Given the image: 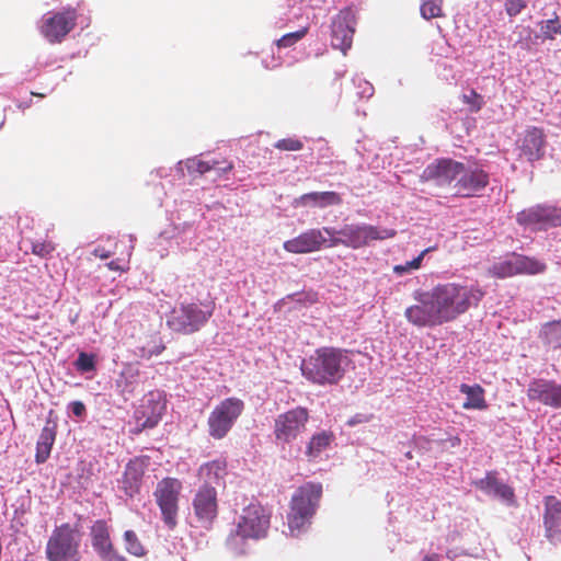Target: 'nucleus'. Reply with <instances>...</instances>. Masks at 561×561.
Here are the masks:
<instances>
[{
	"mask_svg": "<svg viewBox=\"0 0 561 561\" xmlns=\"http://www.w3.org/2000/svg\"><path fill=\"white\" fill-rule=\"evenodd\" d=\"M484 291L460 282L438 283L427 290L414 293L415 304L404 310L409 323L417 328H435L456 321L471 308L478 307Z\"/></svg>",
	"mask_w": 561,
	"mask_h": 561,
	"instance_id": "1",
	"label": "nucleus"
},
{
	"mask_svg": "<svg viewBox=\"0 0 561 561\" xmlns=\"http://www.w3.org/2000/svg\"><path fill=\"white\" fill-rule=\"evenodd\" d=\"M322 492V484L319 482H306L295 491L287 513V525L291 535L297 536L311 525L320 506Z\"/></svg>",
	"mask_w": 561,
	"mask_h": 561,
	"instance_id": "2",
	"label": "nucleus"
},
{
	"mask_svg": "<svg viewBox=\"0 0 561 561\" xmlns=\"http://www.w3.org/2000/svg\"><path fill=\"white\" fill-rule=\"evenodd\" d=\"M346 360V351L335 347H321L304 364L302 373L314 383L332 385L343 377V364Z\"/></svg>",
	"mask_w": 561,
	"mask_h": 561,
	"instance_id": "3",
	"label": "nucleus"
},
{
	"mask_svg": "<svg viewBox=\"0 0 561 561\" xmlns=\"http://www.w3.org/2000/svg\"><path fill=\"white\" fill-rule=\"evenodd\" d=\"M323 231L331 237L330 247L342 244L352 249H360L368 245L370 241L391 239L397 234L394 229L355 224L345 225L340 230L324 227Z\"/></svg>",
	"mask_w": 561,
	"mask_h": 561,
	"instance_id": "4",
	"label": "nucleus"
},
{
	"mask_svg": "<svg viewBox=\"0 0 561 561\" xmlns=\"http://www.w3.org/2000/svg\"><path fill=\"white\" fill-rule=\"evenodd\" d=\"M214 304L181 302L167 317V325L180 334H193L199 331L210 319Z\"/></svg>",
	"mask_w": 561,
	"mask_h": 561,
	"instance_id": "5",
	"label": "nucleus"
},
{
	"mask_svg": "<svg viewBox=\"0 0 561 561\" xmlns=\"http://www.w3.org/2000/svg\"><path fill=\"white\" fill-rule=\"evenodd\" d=\"M81 534L77 526L64 523L54 528L46 543L48 561H81Z\"/></svg>",
	"mask_w": 561,
	"mask_h": 561,
	"instance_id": "6",
	"label": "nucleus"
},
{
	"mask_svg": "<svg viewBox=\"0 0 561 561\" xmlns=\"http://www.w3.org/2000/svg\"><path fill=\"white\" fill-rule=\"evenodd\" d=\"M183 489L181 480L165 477L157 483L153 496L164 524L173 529L178 524L179 500Z\"/></svg>",
	"mask_w": 561,
	"mask_h": 561,
	"instance_id": "7",
	"label": "nucleus"
},
{
	"mask_svg": "<svg viewBox=\"0 0 561 561\" xmlns=\"http://www.w3.org/2000/svg\"><path fill=\"white\" fill-rule=\"evenodd\" d=\"M271 512L260 503H250L242 510L236 527V535L243 539H260L270 528Z\"/></svg>",
	"mask_w": 561,
	"mask_h": 561,
	"instance_id": "8",
	"label": "nucleus"
},
{
	"mask_svg": "<svg viewBox=\"0 0 561 561\" xmlns=\"http://www.w3.org/2000/svg\"><path fill=\"white\" fill-rule=\"evenodd\" d=\"M518 225L531 230H547L561 226V208L548 204H537L517 213Z\"/></svg>",
	"mask_w": 561,
	"mask_h": 561,
	"instance_id": "9",
	"label": "nucleus"
},
{
	"mask_svg": "<svg viewBox=\"0 0 561 561\" xmlns=\"http://www.w3.org/2000/svg\"><path fill=\"white\" fill-rule=\"evenodd\" d=\"M242 410L243 402L239 399L229 398L222 401L208 417L209 435L216 439L224 438Z\"/></svg>",
	"mask_w": 561,
	"mask_h": 561,
	"instance_id": "10",
	"label": "nucleus"
},
{
	"mask_svg": "<svg viewBox=\"0 0 561 561\" xmlns=\"http://www.w3.org/2000/svg\"><path fill=\"white\" fill-rule=\"evenodd\" d=\"M357 11L351 7L342 9L331 23V45L344 55L352 47L357 25Z\"/></svg>",
	"mask_w": 561,
	"mask_h": 561,
	"instance_id": "11",
	"label": "nucleus"
},
{
	"mask_svg": "<svg viewBox=\"0 0 561 561\" xmlns=\"http://www.w3.org/2000/svg\"><path fill=\"white\" fill-rule=\"evenodd\" d=\"M309 415L305 408H296L275 420L274 434L277 440L289 443L297 438L306 428Z\"/></svg>",
	"mask_w": 561,
	"mask_h": 561,
	"instance_id": "12",
	"label": "nucleus"
},
{
	"mask_svg": "<svg viewBox=\"0 0 561 561\" xmlns=\"http://www.w3.org/2000/svg\"><path fill=\"white\" fill-rule=\"evenodd\" d=\"M77 18V10L68 7L45 19L41 33L49 43H60L75 28Z\"/></svg>",
	"mask_w": 561,
	"mask_h": 561,
	"instance_id": "13",
	"label": "nucleus"
},
{
	"mask_svg": "<svg viewBox=\"0 0 561 561\" xmlns=\"http://www.w3.org/2000/svg\"><path fill=\"white\" fill-rule=\"evenodd\" d=\"M165 410V399L161 391L151 390L141 400L135 411L139 430L154 427Z\"/></svg>",
	"mask_w": 561,
	"mask_h": 561,
	"instance_id": "14",
	"label": "nucleus"
},
{
	"mask_svg": "<svg viewBox=\"0 0 561 561\" xmlns=\"http://www.w3.org/2000/svg\"><path fill=\"white\" fill-rule=\"evenodd\" d=\"M463 171V163L453 159H436L421 174V181L434 182L438 186L450 185Z\"/></svg>",
	"mask_w": 561,
	"mask_h": 561,
	"instance_id": "15",
	"label": "nucleus"
},
{
	"mask_svg": "<svg viewBox=\"0 0 561 561\" xmlns=\"http://www.w3.org/2000/svg\"><path fill=\"white\" fill-rule=\"evenodd\" d=\"M193 510L203 525H210L218 514V501L215 486L202 485L193 499Z\"/></svg>",
	"mask_w": 561,
	"mask_h": 561,
	"instance_id": "16",
	"label": "nucleus"
},
{
	"mask_svg": "<svg viewBox=\"0 0 561 561\" xmlns=\"http://www.w3.org/2000/svg\"><path fill=\"white\" fill-rule=\"evenodd\" d=\"M489 174L480 168L466 169L458 176L454 184L455 195L460 197H472L484 190L489 184Z\"/></svg>",
	"mask_w": 561,
	"mask_h": 561,
	"instance_id": "17",
	"label": "nucleus"
},
{
	"mask_svg": "<svg viewBox=\"0 0 561 561\" xmlns=\"http://www.w3.org/2000/svg\"><path fill=\"white\" fill-rule=\"evenodd\" d=\"M148 465L146 457H135L127 462L119 480L121 489L126 496L134 497L139 494Z\"/></svg>",
	"mask_w": 561,
	"mask_h": 561,
	"instance_id": "18",
	"label": "nucleus"
},
{
	"mask_svg": "<svg viewBox=\"0 0 561 561\" xmlns=\"http://www.w3.org/2000/svg\"><path fill=\"white\" fill-rule=\"evenodd\" d=\"M517 144L520 156L525 157L529 162L538 161L545 156L546 134L540 127H528Z\"/></svg>",
	"mask_w": 561,
	"mask_h": 561,
	"instance_id": "19",
	"label": "nucleus"
},
{
	"mask_svg": "<svg viewBox=\"0 0 561 561\" xmlns=\"http://www.w3.org/2000/svg\"><path fill=\"white\" fill-rule=\"evenodd\" d=\"M323 229H309L283 243L285 251L294 254H305L319 251L325 243Z\"/></svg>",
	"mask_w": 561,
	"mask_h": 561,
	"instance_id": "20",
	"label": "nucleus"
},
{
	"mask_svg": "<svg viewBox=\"0 0 561 561\" xmlns=\"http://www.w3.org/2000/svg\"><path fill=\"white\" fill-rule=\"evenodd\" d=\"M474 486L485 493H493L510 505L516 502L514 489L501 482L495 470L488 471L484 478L474 482Z\"/></svg>",
	"mask_w": 561,
	"mask_h": 561,
	"instance_id": "21",
	"label": "nucleus"
},
{
	"mask_svg": "<svg viewBox=\"0 0 561 561\" xmlns=\"http://www.w3.org/2000/svg\"><path fill=\"white\" fill-rule=\"evenodd\" d=\"M543 526L546 536L553 540L561 534V501L554 495H547L543 499Z\"/></svg>",
	"mask_w": 561,
	"mask_h": 561,
	"instance_id": "22",
	"label": "nucleus"
},
{
	"mask_svg": "<svg viewBox=\"0 0 561 561\" xmlns=\"http://www.w3.org/2000/svg\"><path fill=\"white\" fill-rule=\"evenodd\" d=\"M227 473L226 458H218L203 463L198 469L197 476L203 485L214 486L225 483Z\"/></svg>",
	"mask_w": 561,
	"mask_h": 561,
	"instance_id": "23",
	"label": "nucleus"
},
{
	"mask_svg": "<svg viewBox=\"0 0 561 561\" xmlns=\"http://www.w3.org/2000/svg\"><path fill=\"white\" fill-rule=\"evenodd\" d=\"M56 435L57 424L55 422L47 421L45 426L42 428L36 443L35 461L37 463H44L49 458L51 448L56 440Z\"/></svg>",
	"mask_w": 561,
	"mask_h": 561,
	"instance_id": "24",
	"label": "nucleus"
},
{
	"mask_svg": "<svg viewBox=\"0 0 561 561\" xmlns=\"http://www.w3.org/2000/svg\"><path fill=\"white\" fill-rule=\"evenodd\" d=\"M90 537L92 547L99 556H102L114 548L111 540L110 526L104 519H98L92 524L90 528Z\"/></svg>",
	"mask_w": 561,
	"mask_h": 561,
	"instance_id": "25",
	"label": "nucleus"
},
{
	"mask_svg": "<svg viewBox=\"0 0 561 561\" xmlns=\"http://www.w3.org/2000/svg\"><path fill=\"white\" fill-rule=\"evenodd\" d=\"M187 171L191 174L203 175L210 170L217 171L219 174L230 172L233 169L231 161L222 160H202L199 158H192L186 161Z\"/></svg>",
	"mask_w": 561,
	"mask_h": 561,
	"instance_id": "26",
	"label": "nucleus"
},
{
	"mask_svg": "<svg viewBox=\"0 0 561 561\" xmlns=\"http://www.w3.org/2000/svg\"><path fill=\"white\" fill-rule=\"evenodd\" d=\"M298 203L302 205H307L312 203L314 206L327 207L331 205H340L342 203V197L336 192H311L301 195Z\"/></svg>",
	"mask_w": 561,
	"mask_h": 561,
	"instance_id": "27",
	"label": "nucleus"
},
{
	"mask_svg": "<svg viewBox=\"0 0 561 561\" xmlns=\"http://www.w3.org/2000/svg\"><path fill=\"white\" fill-rule=\"evenodd\" d=\"M513 261L515 267V274H540L543 273L547 268V265L543 262L536 260L535 257H529L523 254L513 253Z\"/></svg>",
	"mask_w": 561,
	"mask_h": 561,
	"instance_id": "28",
	"label": "nucleus"
},
{
	"mask_svg": "<svg viewBox=\"0 0 561 561\" xmlns=\"http://www.w3.org/2000/svg\"><path fill=\"white\" fill-rule=\"evenodd\" d=\"M528 397L538 399L545 404L561 408V388H529Z\"/></svg>",
	"mask_w": 561,
	"mask_h": 561,
	"instance_id": "29",
	"label": "nucleus"
},
{
	"mask_svg": "<svg viewBox=\"0 0 561 561\" xmlns=\"http://www.w3.org/2000/svg\"><path fill=\"white\" fill-rule=\"evenodd\" d=\"M333 439V434L328 432H321L311 437L306 454L310 458L318 457L321 451L329 447Z\"/></svg>",
	"mask_w": 561,
	"mask_h": 561,
	"instance_id": "30",
	"label": "nucleus"
},
{
	"mask_svg": "<svg viewBox=\"0 0 561 561\" xmlns=\"http://www.w3.org/2000/svg\"><path fill=\"white\" fill-rule=\"evenodd\" d=\"M540 336L545 343L561 347V320H553L542 325Z\"/></svg>",
	"mask_w": 561,
	"mask_h": 561,
	"instance_id": "31",
	"label": "nucleus"
},
{
	"mask_svg": "<svg viewBox=\"0 0 561 561\" xmlns=\"http://www.w3.org/2000/svg\"><path fill=\"white\" fill-rule=\"evenodd\" d=\"M467 394V400L462 403L465 409L483 410L486 408L483 388H461Z\"/></svg>",
	"mask_w": 561,
	"mask_h": 561,
	"instance_id": "32",
	"label": "nucleus"
},
{
	"mask_svg": "<svg viewBox=\"0 0 561 561\" xmlns=\"http://www.w3.org/2000/svg\"><path fill=\"white\" fill-rule=\"evenodd\" d=\"M490 276L495 278H507L515 276L513 255L510 259L494 263L489 270Z\"/></svg>",
	"mask_w": 561,
	"mask_h": 561,
	"instance_id": "33",
	"label": "nucleus"
},
{
	"mask_svg": "<svg viewBox=\"0 0 561 561\" xmlns=\"http://www.w3.org/2000/svg\"><path fill=\"white\" fill-rule=\"evenodd\" d=\"M539 27L543 39H554L557 35H561V21L557 14L553 19L539 22Z\"/></svg>",
	"mask_w": 561,
	"mask_h": 561,
	"instance_id": "34",
	"label": "nucleus"
},
{
	"mask_svg": "<svg viewBox=\"0 0 561 561\" xmlns=\"http://www.w3.org/2000/svg\"><path fill=\"white\" fill-rule=\"evenodd\" d=\"M125 547L128 553L136 557H144L147 551L137 535L133 530H126L124 533Z\"/></svg>",
	"mask_w": 561,
	"mask_h": 561,
	"instance_id": "35",
	"label": "nucleus"
},
{
	"mask_svg": "<svg viewBox=\"0 0 561 561\" xmlns=\"http://www.w3.org/2000/svg\"><path fill=\"white\" fill-rule=\"evenodd\" d=\"M443 0H421V15L426 19L443 16Z\"/></svg>",
	"mask_w": 561,
	"mask_h": 561,
	"instance_id": "36",
	"label": "nucleus"
},
{
	"mask_svg": "<svg viewBox=\"0 0 561 561\" xmlns=\"http://www.w3.org/2000/svg\"><path fill=\"white\" fill-rule=\"evenodd\" d=\"M308 31L309 28L305 26L296 32L287 33L276 41V45L279 48L294 46L308 34Z\"/></svg>",
	"mask_w": 561,
	"mask_h": 561,
	"instance_id": "37",
	"label": "nucleus"
},
{
	"mask_svg": "<svg viewBox=\"0 0 561 561\" xmlns=\"http://www.w3.org/2000/svg\"><path fill=\"white\" fill-rule=\"evenodd\" d=\"M432 249H425L423 250L415 259L412 261L407 262L405 264L396 265L393 267V272L398 275H402L404 273H408L412 270H419L422 265L423 259L427 252H430Z\"/></svg>",
	"mask_w": 561,
	"mask_h": 561,
	"instance_id": "38",
	"label": "nucleus"
},
{
	"mask_svg": "<svg viewBox=\"0 0 561 561\" xmlns=\"http://www.w3.org/2000/svg\"><path fill=\"white\" fill-rule=\"evenodd\" d=\"M460 99L470 106L471 113H478L484 104L482 95L473 89L468 94H462Z\"/></svg>",
	"mask_w": 561,
	"mask_h": 561,
	"instance_id": "39",
	"label": "nucleus"
},
{
	"mask_svg": "<svg viewBox=\"0 0 561 561\" xmlns=\"http://www.w3.org/2000/svg\"><path fill=\"white\" fill-rule=\"evenodd\" d=\"M274 148L282 151H299L304 148V142L295 137H288L277 140Z\"/></svg>",
	"mask_w": 561,
	"mask_h": 561,
	"instance_id": "40",
	"label": "nucleus"
},
{
	"mask_svg": "<svg viewBox=\"0 0 561 561\" xmlns=\"http://www.w3.org/2000/svg\"><path fill=\"white\" fill-rule=\"evenodd\" d=\"M75 366L82 373L91 371L95 367V356L93 354L81 352L75 362Z\"/></svg>",
	"mask_w": 561,
	"mask_h": 561,
	"instance_id": "41",
	"label": "nucleus"
},
{
	"mask_svg": "<svg viewBox=\"0 0 561 561\" xmlns=\"http://www.w3.org/2000/svg\"><path fill=\"white\" fill-rule=\"evenodd\" d=\"M55 244L50 241L32 243V253L39 257H48L55 251Z\"/></svg>",
	"mask_w": 561,
	"mask_h": 561,
	"instance_id": "42",
	"label": "nucleus"
},
{
	"mask_svg": "<svg viewBox=\"0 0 561 561\" xmlns=\"http://www.w3.org/2000/svg\"><path fill=\"white\" fill-rule=\"evenodd\" d=\"M505 12L508 16L518 15L524 9L527 8V0H503Z\"/></svg>",
	"mask_w": 561,
	"mask_h": 561,
	"instance_id": "43",
	"label": "nucleus"
},
{
	"mask_svg": "<svg viewBox=\"0 0 561 561\" xmlns=\"http://www.w3.org/2000/svg\"><path fill=\"white\" fill-rule=\"evenodd\" d=\"M374 419L373 414H364V413H357L354 416H352L346 424L348 426H355L360 423H368Z\"/></svg>",
	"mask_w": 561,
	"mask_h": 561,
	"instance_id": "44",
	"label": "nucleus"
},
{
	"mask_svg": "<svg viewBox=\"0 0 561 561\" xmlns=\"http://www.w3.org/2000/svg\"><path fill=\"white\" fill-rule=\"evenodd\" d=\"M100 558L103 561H127V559L125 557L121 556L119 553H117V551L114 548H112L106 553H103L102 556H100Z\"/></svg>",
	"mask_w": 561,
	"mask_h": 561,
	"instance_id": "45",
	"label": "nucleus"
},
{
	"mask_svg": "<svg viewBox=\"0 0 561 561\" xmlns=\"http://www.w3.org/2000/svg\"><path fill=\"white\" fill-rule=\"evenodd\" d=\"M70 408L76 416H82L85 413V407L81 401L71 402Z\"/></svg>",
	"mask_w": 561,
	"mask_h": 561,
	"instance_id": "46",
	"label": "nucleus"
},
{
	"mask_svg": "<svg viewBox=\"0 0 561 561\" xmlns=\"http://www.w3.org/2000/svg\"><path fill=\"white\" fill-rule=\"evenodd\" d=\"M113 254V251L106 250L102 247H98L93 250V255L102 260L108 259Z\"/></svg>",
	"mask_w": 561,
	"mask_h": 561,
	"instance_id": "47",
	"label": "nucleus"
},
{
	"mask_svg": "<svg viewBox=\"0 0 561 561\" xmlns=\"http://www.w3.org/2000/svg\"><path fill=\"white\" fill-rule=\"evenodd\" d=\"M106 266L111 271H116L121 273L126 272L128 270V267L122 266L117 260L108 262Z\"/></svg>",
	"mask_w": 561,
	"mask_h": 561,
	"instance_id": "48",
	"label": "nucleus"
},
{
	"mask_svg": "<svg viewBox=\"0 0 561 561\" xmlns=\"http://www.w3.org/2000/svg\"><path fill=\"white\" fill-rule=\"evenodd\" d=\"M422 561H439L438 554H430L423 558Z\"/></svg>",
	"mask_w": 561,
	"mask_h": 561,
	"instance_id": "49",
	"label": "nucleus"
},
{
	"mask_svg": "<svg viewBox=\"0 0 561 561\" xmlns=\"http://www.w3.org/2000/svg\"><path fill=\"white\" fill-rule=\"evenodd\" d=\"M32 95H36V96H39V98H44L45 96L44 94L35 93V92H32Z\"/></svg>",
	"mask_w": 561,
	"mask_h": 561,
	"instance_id": "50",
	"label": "nucleus"
},
{
	"mask_svg": "<svg viewBox=\"0 0 561 561\" xmlns=\"http://www.w3.org/2000/svg\"><path fill=\"white\" fill-rule=\"evenodd\" d=\"M405 457H407V458H409V459H411V458H412V454H411V451H408V453L405 454Z\"/></svg>",
	"mask_w": 561,
	"mask_h": 561,
	"instance_id": "51",
	"label": "nucleus"
},
{
	"mask_svg": "<svg viewBox=\"0 0 561 561\" xmlns=\"http://www.w3.org/2000/svg\"><path fill=\"white\" fill-rule=\"evenodd\" d=\"M24 561H34L33 559L25 558Z\"/></svg>",
	"mask_w": 561,
	"mask_h": 561,
	"instance_id": "52",
	"label": "nucleus"
}]
</instances>
